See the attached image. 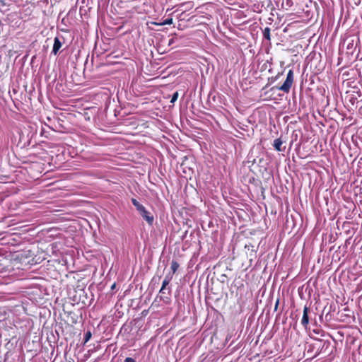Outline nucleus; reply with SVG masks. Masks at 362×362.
I'll return each mask as SVG.
<instances>
[{
	"instance_id": "12",
	"label": "nucleus",
	"mask_w": 362,
	"mask_h": 362,
	"mask_svg": "<svg viewBox=\"0 0 362 362\" xmlns=\"http://www.w3.org/2000/svg\"><path fill=\"white\" fill-rule=\"evenodd\" d=\"M173 23V18H168L164 20L160 25H171Z\"/></svg>"
},
{
	"instance_id": "1",
	"label": "nucleus",
	"mask_w": 362,
	"mask_h": 362,
	"mask_svg": "<svg viewBox=\"0 0 362 362\" xmlns=\"http://www.w3.org/2000/svg\"><path fill=\"white\" fill-rule=\"evenodd\" d=\"M132 204L136 207L142 218L146 221L149 225H152L153 223V216L148 211L146 208L141 204L136 199L132 198L131 199Z\"/></svg>"
},
{
	"instance_id": "15",
	"label": "nucleus",
	"mask_w": 362,
	"mask_h": 362,
	"mask_svg": "<svg viewBox=\"0 0 362 362\" xmlns=\"http://www.w3.org/2000/svg\"><path fill=\"white\" fill-rule=\"evenodd\" d=\"M116 285L115 284H114L112 286H111V289L113 290L115 288Z\"/></svg>"
},
{
	"instance_id": "8",
	"label": "nucleus",
	"mask_w": 362,
	"mask_h": 362,
	"mask_svg": "<svg viewBox=\"0 0 362 362\" xmlns=\"http://www.w3.org/2000/svg\"><path fill=\"white\" fill-rule=\"evenodd\" d=\"M293 5L292 0H284L281 4V8L284 10H288Z\"/></svg>"
},
{
	"instance_id": "3",
	"label": "nucleus",
	"mask_w": 362,
	"mask_h": 362,
	"mask_svg": "<svg viewBox=\"0 0 362 362\" xmlns=\"http://www.w3.org/2000/svg\"><path fill=\"white\" fill-rule=\"evenodd\" d=\"M64 42L63 37H55L54 39V45L52 50V54L57 55L62 46V43Z\"/></svg>"
},
{
	"instance_id": "14",
	"label": "nucleus",
	"mask_w": 362,
	"mask_h": 362,
	"mask_svg": "<svg viewBox=\"0 0 362 362\" xmlns=\"http://www.w3.org/2000/svg\"><path fill=\"white\" fill-rule=\"evenodd\" d=\"M0 4L1 6H6V0H0Z\"/></svg>"
},
{
	"instance_id": "4",
	"label": "nucleus",
	"mask_w": 362,
	"mask_h": 362,
	"mask_svg": "<svg viewBox=\"0 0 362 362\" xmlns=\"http://www.w3.org/2000/svg\"><path fill=\"white\" fill-rule=\"evenodd\" d=\"M172 279V276L170 275H166L163 281L162 286L159 291V293H163V291H168V294H170L171 290L170 288H167V286L170 284Z\"/></svg>"
},
{
	"instance_id": "16",
	"label": "nucleus",
	"mask_w": 362,
	"mask_h": 362,
	"mask_svg": "<svg viewBox=\"0 0 362 362\" xmlns=\"http://www.w3.org/2000/svg\"><path fill=\"white\" fill-rule=\"evenodd\" d=\"M278 303H279V301L276 302V306H275V308L276 309L277 306H278Z\"/></svg>"
},
{
	"instance_id": "2",
	"label": "nucleus",
	"mask_w": 362,
	"mask_h": 362,
	"mask_svg": "<svg viewBox=\"0 0 362 362\" xmlns=\"http://www.w3.org/2000/svg\"><path fill=\"white\" fill-rule=\"evenodd\" d=\"M293 83V70L290 69L286 76V78L284 83L278 87V89L280 90L284 91V93H288L290 91V89L292 86V84Z\"/></svg>"
},
{
	"instance_id": "7",
	"label": "nucleus",
	"mask_w": 362,
	"mask_h": 362,
	"mask_svg": "<svg viewBox=\"0 0 362 362\" xmlns=\"http://www.w3.org/2000/svg\"><path fill=\"white\" fill-rule=\"evenodd\" d=\"M168 291H163V293H159L160 296H158L157 298H159L160 300H162L165 304H169L170 303V294L166 296V293Z\"/></svg>"
},
{
	"instance_id": "6",
	"label": "nucleus",
	"mask_w": 362,
	"mask_h": 362,
	"mask_svg": "<svg viewBox=\"0 0 362 362\" xmlns=\"http://www.w3.org/2000/svg\"><path fill=\"white\" fill-rule=\"evenodd\" d=\"M283 141L281 138L276 139L274 141L273 146L274 149L279 152H283L285 151L286 147H282Z\"/></svg>"
},
{
	"instance_id": "9",
	"label": "nucleus",
	"mask_w": 362,
	"mask_h": 362,
	"mask_svg": "<svg viewBox=\"0 0 362 362\" xmlns=\"http://www.w3.org/2000/svg\"><path fill=\"white\" fill-rule=\"evenodd\" d=\"M270 32L271 29L269 27H266L262 31L264 38L269 41L271 40Z\"/></svg>"
},
{
	"instance_id": "17",
	"label": "nucleus",
	"mask_w": 362,
	"mask_h": 362,
	"mask_svg": "<svg viewBox=\"0 0 362 362\" xmlns=\"http://www.w3.org/2000/svg\"><path fill=\"white\" fill-rule=\"evenodd\" d=\"M171 43H173V41H172V40H170V42H169V44H171Z\"/></svg>"
},
{
	"instance_id": "10",
	"label": "nucleus",
	"mask_w": 362,
	"mask_h": 362,
	"mask_svg": "<svg viewBox=\"0 0 362 362\" xmlns=\"http://www.w3.org/2000/svg\"><path fill=\"white\" fill-rule=\"evenodd\" d=\"M92 337V333L90 331L88 330L85 334H84V337H83V339H84V344L87 343L91 338Z\"/></svg>"
},
{
	"instance_id": "11",
	"label": "nucleus",
	"mask_w": 362,
	"mask_h": 362,
	"mask_svg": "<svg viewBox=\"0 0 362 362\" xmlns=\"http://www.w3.org/2000/svg\"><path fill=\"white\" fill-rule=\"evenodd\" d=\"M179 267V264L176 261H173L171 263V269L173 273H175Z\"/></svg>"
},
{
	"instance_id": "13",
	"label": "nucleus",
	"mask_w": 362,
	"mask_h": 362,
	"mask_svg": "<svg viewBox=\"0 0 362 362\" xmlns=\"http://www.w3.org/2000/svg\"><path fill=\"white\" fill-rule=\"evenodd\" d=\"M177 98H178V93L177 92L174 93L172 96L170 103H175L177 100Z\"/></svg>"
},
{
	"instance_id": "5",
	"label": "nucleus",
	"mask_w": 362,
	"mask_h": 362,
	"mask_svg": "<svg viewBox=\"0 0 362 362\" xmlns=\"http://www.w3.org/2000/svg\"><path fill=\"white\" fill-rule=\"evenodd\" d=\"M309 313H310V308L307 305H305L304 308H303V317H302V320H301V324L305 329H307L308 325L309 323V316H308Z\"/></svg>"
}]
</instances>
